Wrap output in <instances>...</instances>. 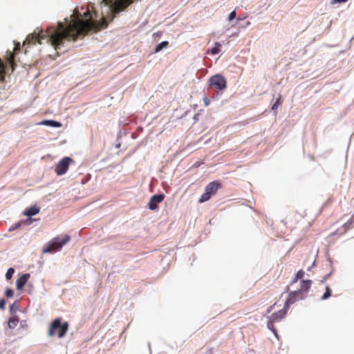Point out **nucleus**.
<instances>
[{
    "mask_svg": "<svg viewBox=\"0 0 354 354\" xmlns=\"http://www.w3.org/2000/svg\"><path fill=\"white\" fill-rule=\"evenodd\" d=\"M207 354H212V348L208 350Z\"/></svg>",
    "mask_w": 354,
    "mask_h": 354,
    "instance_id": "obj_37",
    "label": "nucleus"
},
{
    "mask_svg": "<svg viewBox=\"0 0 354 354\" xmlns=\"http://www.w3.org/2000/svg\"><path fill=\"white\" fill-rule=\"evenodd\" d=\"M73 162V160L69 157H65L62 159L56 165L55 171L57 176H62L64 174L68 169L70 163Z\"/></svg>",
    "mask_w": 354,
    "mask_h": 354,
    "instance_id": "obj_6",
    "label": "nucleus"
},
{
    "mask_svg": "<svg viewBox=\"0 0 354 354\" xmlns=\"http://www.w3.org/2000/svg\"><path fill=\"white\" fill-rule=\"evenodd\" d=\"M304 298V295L302 294V291L296 290V291L291 292L289 294L288 298L287 299V300L285 303L286 308H289L290 304H294L297 301L303 299Z\"/></svg>",
    "mask_w": 354,
    "mask_h": 354,
    "instance_id": "obj_7",
    "label": "nucleus"
},
{
    "mask_svg": "<svg viewBox=\"0 0 354 354\" xmlns=\"http://www.w3.org/2000/svg\"><path fill=\"white\" fill-rule=\"evenodd\" d=\"M209 86L216 90H223L227 87V80L221 75H215L209 79Z\"/></svg>",
    "mask_w": 354,
    "mask_h": 354,
    "instance_id": "obj_5",
    "label": "nucleus"
},
{
    "mask_svg": "<svg viewBox=\"0 0 354 354\" xmlns=\"http://www.w3.org/2000/svg\"><path fill=\"white\" fill-rule=\"evenodd\" d=\"M221 46V45L220 43L216 42L215 46L211 49V53L212 55L218 54L221 51V49H220Z\"/></svg>",
    "mask_w": 354,
    "mask_h": 354,
    "instance_id": "obj_19",
    "label": "nucleus"
},
{
    "mask_svg": "<svg viewBox=\"0 0 354 354\" xmlns=\"http://www.w3.org/2000/svg\"><path fill=\"white\" fill-rule=\"evenodd\" d=\"M83 17L85 19H91L92 20L91 12L88 8H87L86 10L83 13Z\"/></svg>",
    "mask_w": 354,
    "mask_h": 354,
    "instance_id": "obj_25",
    "label": "nucleus"
},
{
    "mask_svg": "<svg viewBox=\"0 0 354 354\" xmlns=\"http://www.w3.org/2000/svg\"><path fill=\"white\" fill-rule=\"evenodd\" d=\"M39 212V208L33 206L30 208L26 209V210L24 212V214L28 216H34Z\"/></svg>",
    "mask_w": 354,
    "mask_h": 354,
    "instance_id": "obj_13",
    "label": "nucleus"
},
{
    "mask_svg": "<svg viewBox=\"0 0 354 354\" xmlns=\"http://www.w3.org/2000/svg\"><path fill=\"white\" fill-rule=\"evenodd\" d=\"M19 310V306L17 305V302H15L14 304H12L10 306V312L12 313H15L16 311H17Z\"/></svg>",
    "mask_w": 354,
    "mask_h": 354,
    "instance_id": "obj_24",
    "label": "nucleus"
},
{
    "mask_svg": "<svg viewBox=\"0 0 354 354\" xmlns=\"http://www.w3.org/2000/svg\"><path fill=\"white\" fill-rule=\"evenodd\" d=\"M331 296V290L330 288L328 286L326 287V292L324 294V295L322 297V299L325 300L329 298Z\"/></svg>",
    "mask_w": 354,
    "mask_h": 354,
    "instance_id": "obj_20",
    "label": "nucleus"
},
{
    "mask_svg": "<svg viewBox=\"0 0 354 354\" xmlns=\"http://www.w3.org/2000/svg\"><path fill=\"white\" fill-rule=\"evenodd\" d=\"M6 300L4 299H0V309H4L6 306Z\"/></svg>",
    "mask_w": 354,
    "mask_h": 354,
    "instance_id": "obj_29",
    "label": "nucleus"
},
{
    "mask_svg": "<svg viewBox=\"0 0 354 354\" xmlns=\"http://www.w3.org/2000/svg\"><path fill=\"white\" fill-rule=\"evenodd\" d=\"M203 102L206 106H207L209 104V100L207 97H204Z\"/></svg>",
    "mask_w": 354,
    "mask_h": 354,
    "instance_id": "obj_31",
    "label": "nucleus"
},
{
    "mask_svg": "<svg viewBox=\"0 0 354 354\" xmlns=\"http://www.w3.org/2000/svg\"><path fill=\"white\" fill-rule=\"evenodd\" d=\"M104 3L110 7L109 14L107 19L102 17L100 22L93 21L91 19H82L81 14L76 8L71 16V20L64 19V22H58L55 26L48 27L46 31L39 30L37 33L28 35L26 41L34 42L36 41L41 44L42 39H46L47 43L53 46L55 50L60 49L64 46V43L68 41H75L80 36H84L89 31L97 32L108 26L109 22L112 21L115 15L120 12H113V5L118 0H103ZM121 10L122 11H124Z\"/></svg>",
    "mask_w": 354,
    "mask_h": 354,
    "instance_id": "obj_1",
    "label": "nucleus"
},
{
    "mask_svg": "<svg viewBox=\"0 0 354 354\" xmlns=\"http://www.w3.org/2000/svg\"><path fill=\"white\" fill-rule=\"evenodd\" d=\"M169 45L168 41H162L159 43L155 48V53H158L162 50L164 48L167 47Z\"/></svg>",
    "mask_w": 354,
    "mask_h": 354,
    "instance_id": "obj_18",
    "label": "nucleus"
},
{
    "mask_svg": "<svg viewBox=\"0 0 354 354\" xmlns=\"http://www.w3.org/2000/svg\"><path fill=\"white\" fill-rule=\"evenodd\" d=\"M276 322H277L274 321V319L269 317L268 323H267V326H268V329H270L275 335V336H277V329L275 328L274 325V323H276Z\"/></svg>",
    "mask_w": 354,
    "mask_h": 354,
    "instance_id": "obj_15",
    "label": "nucleus"
},
{
    "mask_svg": "<svg viewBox=\"0 0 354 354\" xmlns=\"http://www.w3.org/2000/svg\"><path fill=\"white\" fill-rule=\"evenodd\" d=\"M346 0H333V3H344Z\"/></svg>",
    "mask_w": 354,
    "mask_h": 354,
    "instance_id": "obj_33",
    "label": "nucleus"
},
{
    "mask_svg": "<svg viewBox=\"0 0 354 354\" xmlns=\"http://www.w3.org/2000/svg\"><path fill=\"white\" fill-rule=\"evenodd\" d=\"M70 239L71 236L68 234H65L62 238L55 237L44 247L43 252L47 253L57 250L66 244Z\"/></svg>",
    "mask_w": 354,
    "mask_h": 354,
    "instance_id": "obj_3",
    "label": "nucleus"
},
{
    "mask_svg": "<svg viewBox=\"0 0 354 354\" xmlns=\"http://www.w3.org/2000/svg\"><path fill=\"white\" fill-rule=\"evenodd\" d=\"M299 279L295 275V277L293 278L292 281V283H297Z\"/></svg>",
    "mask_w": 354,
    "mask_h": 354,
    "instance_id": "obj_32",
    "label": "nucleus"
},
{
    "mask_svg": "<svg viewBox=\"0 0 354 354\" xmlns=\"http://www.w3.org/2000/svg\"><path fill=\"white\" fill-rule=\"evenodd\" d=\"M14 272H15L14 268H9L6 274V279L8 280L10 279L12 277V274H14Z\"/></svg>",
    "mask_w": 354,
    "mask_h": 354,
    "instance_id": "obj_23",
    "label": "nucleus"
},
{
    "mask_svg": "<svg viewBox=\"0 0 354 354\" xmlns=\"http://www.w3.org/2000/svg\"><path fill=\"white\" fill-rule=\"evenodd\" d=\"M21 222L15 223V225L12 228L10 229V230L12 231V230L19 228L21 226Z\"/></svg>",
    "mask_w": 354,
    "mask_h": 354,
    "instance_id": "obj_30",
    "label": "nucleus"
},
{
    "mask_svg": "<svg viewBox=\"0 0 354 354\" xmlns=\"http://www.w3.org/2000/svg\"><path fill=\"white\" fill-rule=\"evenodd\" d=\"M288 309L289 308H286V304H284L283 309H281L278 312L273 313L270 317L277 322H280L282 319L284 318Z\"/></svg>",
    "mask_w": 354,
    "mask_h": 354,
    "instance_id": "obj_10",
    "label": "nucleus"
},
{
    "mask_svg": "<svg viewBox=\"0 0 354 354\" xmlns=\"http://www.w3.org/2000/svg\"><path fill=\"white\" fill-rule=\"evenodd\" d=\"M4 70H5V65L0 59V80H3L4 77Z\"/></svg>",
    "mask_w": 354,
    "mask_h": 354,
    "instance_id": "obj_22",
    "label": "nucleus"
},
{
    "mask_svg": "<svg viewBox=\"0 0 354 354\" xmlns=\"http://www.w3.org/2000/svg\"><path fill=\"white\" fill-rule=\"evenodd\" d=\"M236 12L235 10L232 11L230 15H229V17H228V19L230 21H232L234 19L236 18Z\"/></svg>",
    "mask_w": 354,
    "mask_h": 354,
    "instance_id": "obj_27",
    "label": "nucleus"
},
{
    "mask_svg": "<svg viewBox=\"0 0 354 354\" xmlns=\"http://www.w3.org/2000/svg\"><path fill=\"white\" fill-rule=\"evenodd\" d=\"M7 61L10 64L12 70L15 69V62H14V59H15V55L13 53H11L10 51H8L7 52Z\"/></svg>",
    "mask_w": 354,
    "mask_h": 354,
    "instance_id": "obj_16",
    "label": "nucleus"
},
{
    "mask_svg": "<svg viewBox=\"0 0 354 354\" xmlns=\"http://www.w3.org/2000/svg\"><path fill=\"white\" fill-rule=\"evenodd\" d=\"M30 277V274L26 273L22 274L19 279H17L16 281L17 288L18 290L21 289L26 285Z\"/></svg>",
    "mask_w": 354,
    "mask_h": 354,
    "instance_id": "obj_11",
    "label": "nucleus"
},
{
    "mask_svg": "<svg viewBox=\"0 0 354 354\" xmlns=\"http://www.w3.org/2000/svg\"><path fill=\"white\" fill-rule=\"evenodd\" d=\"M273 306H270L268 308V310H267L268 313H270L271 312V310H272V309Z\"/></svg>",
    "mask_w": 354,
    "mask_h": 354,
    "instance_id": "obj_35",
    "label": "nucleus"
},
{
    "mask_svg": "<svg viewBox=\"0 0 354 354\" xmlns=\"http://www.w3.org/2000/svg\"><path fill=\"white\" fill-rule=\"evenodd\" d=\"M221 188V183L217 181H212L207 185L205 192L202 194L198 200L200 203H203L209 201L212 196L215 195Z\"/></svg>",
    "mask_w": 354,
    "mask_h": 354,
    "instance_id": "obj_4",
    "label": "nucleus"
},
{
    "mask_svg": "<svg viewBox=\"0 0 354 354\" xmlns=\"http://www.w3.org/2000/svg\"><path fill=\"white\" fill-rule=\"evenodd\" d=\"M165 198L164 194L153 195L149 200L148 207L151 210H156L158 209V204L160 203Z\"/></svg>",
    "mask_w": 354,
    "mask_h": 354,
    "instance_id": "obj_8",
    "label": "nucleus"
},
{
    "mask_svg": "<svg viewBox=\"0 0 354 354\" xmlns=\"http://www.w3.org/2000/svg\"><path fill=\"white\" fill-rule=\"evenodd\" d=\"M14 295V292L12 291V290L11 289H7L6 291V296L7 297H12Z\"/></svg>",
    "mask_w": 354,
    "mask_h": 354,
    "instance_id": "obj_28",
    "label": "nucleus"
},
{
    "mask_svg": "<svg viewBox=\"0 0 354 354\" xmlns=\"http://www.w3.org/2000/svg\"><path fill=\"white\" fill-rule=\"evenodd\" d=\"M68 329V322L61 323V319H55L53 321L48 328V335L50 337L57 335L59 338H62L66 334Z\"/></svg>",
    "mask_w": 354,
    "mask_h": 354,
    "instance_id": "obj_2",
    "label": "nucleus"
},
{
    "mask_svg": "<svg viewBox=\"0 0 354 354\" xmlns=\"http://www.w3.org/2000/svg\"><path fill=\"white\" fill-rule=\"evenodd\" d=\"M133 1V0H118L116 3L113 5V12L115 13L125 10Z\"/></svg>",
    "mask_w": 354,
    "mask_h": 354,
    "instance_id": "obj_9",
    "label": "nucleus"
},
{
    "mask_svg": "<svg viewBox=\"0 0 354 354\" xmlns=\"http://www.w3.org/2000/svg\"><path fill=\"white\" fill-rule=\"evenodd\" d=\"M31 222H32V219L31 218H28L26 220V223H31Z\"/></svg>",
    "mask_w": 354,
    "mask_h": 354,
    "instance_id": "obj_36",
    "label": "nucleus"
},
{
    "mask_svg": "<svg viewBox=\"0 0 354 354\" xmlns=\"http://www.w3.org/2000/svg\"><path fill=\"white\" fill-rule=\"evenodd\" d=\"M42 124L50 126L53 127H60L62 126L61 123L55 120H44L41 122Z\"/></svg>",
    "mask_w": 354,
    "mask_h": 354,
    "instance_id": "obj_17",
    "label": "nucleus"
},
{
    "mask_svg": "<svg viewBox=\"0 0 354 354\" xmlns=\"http://www.w3.org/2000/svg\"><path fill=\"white\" fill-rule=\"evenodd\" d=\"M20 50V46H19V44H18L17 45L15 46V47L14 48V51L15 52H17L18 50Z\"/></svg>",
    "mask_w": 354,
    "mask_h": 354,
    "instance_id": "obj_34",
    "label": "nucleus"
},
{
    "mask_svg": "<svg viewBox=\"0 0 354 354\" xmlns=\"http://www.w3.org/2000/svg\"><path fill=\"white\" fill-rule=\"evenodd\" d=\"M304 274H305V272L304 270H299L297 274H295L299 279H303L304 277Z\"/></svg>",
    "mask_w": 354,
    "mask_h": 354,
    "instance_id": "obj_26",
    "label": "nucleus"
},
{
    "mask_svg": "<svg viewBox=\"0 0 354 354\" xmlns=\"http://www.w3.org/2000/svg\"><path fill=\"white\" fill-rule=\"evenodd\" d=\"M312 284L311 280H304L301 281L300 289L298 291H302V294L308 292Z\"/></svg>",
    "mask_w": 354,
    "mask_h": 354,
    "instance_id": "obj_12",
    "label": "nucleus"
},
{
    "mask_svg": "<svg viewBox=\"0 0 354 354\" xmlns=\"http://www.w3.org/2000/svg\"><path fill=\"white\" fill-rule=\"evenodd\" d=\"M281 98V95H279V96L277 98V100H276V102L272 106V110H277L278 108V106L282 103Z\"/></svg>",
    "mask_w": 354,
    "mask_h": 354,
    "instance_id": "obj_21",
    "label": "nucleus"
},
{
    "mask_svg": "<svg viewBox=\"0 0 354 354\" xmlns=\"http://www.w3.org/2000/svg\"><path fill=\"white\" fill-rule=\"evenodd\" d=\"M19 322V319L17 316H13L10 317L8 323V327L11 329L15 328L17 326Z\"/></svg>",
    "mask_w": 354,
    "mask_h": 354,
    "instance_id": "obj_14",
    "label": "nucleus"
}]
</instances>
